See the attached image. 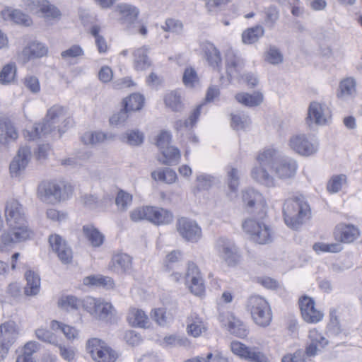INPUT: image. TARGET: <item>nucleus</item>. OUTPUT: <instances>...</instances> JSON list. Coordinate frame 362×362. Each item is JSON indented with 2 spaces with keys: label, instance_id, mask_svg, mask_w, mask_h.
<instances>
[{
  "label": "nucleus",
  "instance_id": "obj_1",
  "mask_svg": "<svg viewBox=\"0 0 362 362\" xmlns=\"http://www.w3.org/2000/svg\"><path fill=\"white\" fill-rule=\"evenodd\" d=\"M259 165L252 168V177L267 187L275 185V180L271 175L267 168L281 180H288L294 177L296 174L297 162L288 156H284L274 148H267L259 153L257 158Z\"/></svg>",
  "mask_w": 362,
  "mask_h": 362
},
{
  "label": "nucleus",
  "instance_id": "obj_2",
  "mask_svg": "<svg viewBox=\"0 0 362 362\" xmlns=\"http://www.w3.org/2000/svg\"><path fill=\"white\" fill-rule=\"evenodd\" d=\"M4 215L8 231L1 235V243H18L31 238L33 233L28 227L24 208L17 200L11 199L6 203Z\"/></svg>",
  "mask_w": 362,
  "mask_h": 362
},
{
  "label": "nucleus",
  "instance_id": "obj_3",
  "mask_svg": "<svg viewBox=\"0 0 362 362\" xmlns=\"http://www.w3.org/2000/svg\"><path fill=\"white\" fill-rule=\"evenodd\" d=\"M310 206L303 198L289 199L285 201L283 214L285 223L293 229L298 228L309 218Z\"/></svg>",
  "mask_w": 362,
  "mask_h": 362
},
{
  "label": "nucleus",
  "instance_id": "obj_4",
  "mask_svg": "<svg viewBox=\"0 0 362 362\" xmlns=\"http://www.w3.org/2000/svg\"><path fill=\"white\" fill-rule=\"evenodd\" d=\"M71 186L62 181H43L37 187V197L46 203L55 204L68 199Z\"/></svg>",
  "mask_w": 362,
  "mask_h": 362
},
{
  "label": "nucleus",
  "instance_id": "obj_5",
  "mask_svg": "<svg viewBox=\"0 0 362 362\" xmlns=\"http://www.w3.org/2000/svg\"><path fill=\"white\" fill-rule=\"evenodd\" d=\"M243 229L250 239L258 244L270 243L274 238L273 229L262 221L254 218H247L242 224Z\"/></svg>",
  "mask_w": 362,
  "mask_h": 362
},
{
  "label": "nucleus",
  "instance_id": "obj_6",
  "mask_svg": "<svg viewBox=\"0 0 362 362\" xmlns=\"http://www.w3.org/2000/svg\"><path fill=\"white\" fill-rule=\"evenodd\" d=\"M247 308L256 324L261 327H267L270 324L271 310L264 298L259 296H250L247 300Z\"/></svg>",
  "mask_w": 362,
  "mask_h": 362
},
{
  "label": "nucleus",
  "instance_id": "obj_7",
  "mask_svg": "<svg viewBox=\"0 0 362 362\" xmlns=\"http://www.w3.org/2000/svg\"><path fill=\"white\" fill-rule=\"evenodd\" d=\"M215 248L218 256L227 266L235 267L240 262V250L232 240L220 237L216 242Z\"/></svg>",
  "mask_w": 362,
  "mask_h": 362
},
{
  "label": "nucleus",
  "instance_id": "obj_8",
  "mask_svg": "<svg viewBox=\"0 0 362 362\" xmlns=\"http://www.w3.org/2000/svg\"><path fill=\"white\" fill-rule=\"evenodd\" d=\"M86 349L92 358L96 362H115L117 353L105 341L92 338L87 341Z\"/></svg>",
  "mask_w": 362,
  "mask_h": 362
},
{
  "label": "nucleus",
  "instance_id": "obj_9",
  "mask_svg": "<svg viewBox=\"0 0 362 362\" xmlns=\"http://www.w3.org/2000/svg\"><path fill=\"white\" fill-rule=\"evenodd\" d=\"M331 110L325 103L313 101L310 103L307 123L309 126L314 123L317 125H325L331 119Z\"/></svg>",
  "mask_w": 362,
  "mask_h": 362
},
{
  "label": "nucleus",
  "instance_id": "obj_10",
  "mask_svg": "<svg viewBox=\"0 0 362 362\" xmlns=\"http://www.w3.org/2000/svg\"><path fill=\"white\" fill-rule=\"evenodd\" d=\"M176 229L186 241L197 243L202 237V228L195 221L182 217L177 221Z\"/></svg>",
  "mask_w": 362,
  "mask_h": 362
},
{
  "label": "nucleus",
  "instance_id": "obj_11",
  "mask_svg": "<svg viewBox=\"0 0 362 362\" xmlns=\"http://www.w3.org/2000/svg\"><path fill=\"white\" fill-rule=\"evenodd\" d=\"M289 146L296 153L303 156H312L318 150L317 142L310 141L308 137L303 134L291 136L289 140Z\"/></svg>",
  "mask_w": 362,
  "mask_h": 362
},
{
  "label": "nucleus",
  "instance_id": "obj_12",
  "mask_svg": "<svg viewBox=\"0 0 362 362\" xmlns=\"http://www.w3.org/2000/svg\"><path fill=\"white\" fill-rule=\"evenodd\" d=\"M242 199L249 212H253L255 209H259V218L262 219L264 217L266 212L264 208L266 203L261 193L253 188H248L242 192Z\"/></svg>",
  "mask_w": 362,
  "mask_h": 362
},
{
  "label": "nucleus",
  "instance_id": "obj_13",
  "mask_svg": "<svg viewBox=\"0 0 362 362\" xmlns=\"http://www.w3.org/2000/svg\"><path fill=\"white\" fill-rule=\"evenodd\" d=\"M49 243L52 251L57 254L63 264H69L71 262L72 250L62 237L58 235H52L49 238Z\"/></svg>",
  "mask_w": 362,
  "mask_h": 362
},
{
  "label": "nucleus",
  "instance_id": "obj_14",
  "mask_svg": "<svg viewBox=\"0 0 362 362\" xmlns=\"http://www.w3.org/2000/svg\"><path fill=\"white\" fill-rule=\"evenodd\" d=\"M47 50V47L44 44L34 41L18 53L17 59L20 63L25 64L33 59L40 58L46 55Z\"/></svg>",
  "mask_w": 362,
  "mask_h": 362
},
{
  "label": "nucleus",
  "instance_id": "obj_15",
  "mask_svg": "<svg viewBox=\"0 0 362 362\" xmlns=\"http://www.w3.org/2000/svg\"><path fill=\"white\" fill-rule=\"evenodd\" d=\"M219 320L223 326L228 327L230 334L240 338L247 335L245 325L233 314L230 313L220 314Z\"/></svg>",
  "mask_w": 362,
  "mask_h": 362
},
{
  "label": "nucleus",
  "instance_id": "obj_16",
  "mask_svg": "<svg viewBox=\"0 0 362 362\" xmlns=\"http://www.w3.org/2000/svg\"><path fill=\"white\" fill-rule=\"evenodd\" d=\"M186 281L190 283V291L195 296H202L204 292V285L197 266L189 262L186 273Z\"/></svg>",
  "mask_w": 362,
  "mask_h": 362
},
{
  "label": "nucleus",
  "instance_id": "obj_17",
  "mask_svg": "<svg viewBox=\"0 0 362 362\" xmlns=\"http://www.w3.org/2000/svg\"><path fill=\"white\" fill-rule=\"evenodd\" d=\"M31 155L30 148L23 146L19 148L17 156L10 164L9 170L12 177L19 176L26 168Z\"/></svg>",
  "mask_w": 362,
  "mask_h": 362
},
{
  "label": "nucleus",
  "instance_id": "obj_18",
  "mask_svg": "<svg viewBox=\"0 0 362 362\" xmlns=\"http://www.w3.org/2000/svg\"><path fill=\"white\" fill-rule=\"evenodd\" d=\"M300 308L303 320L309 323L320 322L323 314L315 309L314 300L309 297L304 296L300 300Z\"/></svg>",
  "mask_w": 362,
  "mask_h": 362
},
{
  "label": "nucleus",
  "instance_id": "obj_19",
  "mask_svg": "<svg viewBox=\"0 0 362 362\" xmlns=\"http://www.w3.org/2000/svg\"><path fill=\"white\" fill-rule=\"evenodd\" d=\"M245 66V62L240 57L233 52H228L226 56V68L228 76L230 79L240 80L243 77L242 71Z\"/></svg>",
  "mask_w": 362,
  "mask_h": 362
},
{
  "label": "nucleus",
  "instance_id": "obj_20",
  "mask_svg": "<svg viewBox=\"0 0 362 362\" xmlns=\"http://www.w3.org/2000/svg\"><path fill=\"white\" fill-rule=\"evenodd\" d=\"M18 335V332L15 322L8 321L1 324V353H7L16 341Z\"/></svg>",
  "mask_w": 362,
  "mask_h": 362
},
{
  "label": "nucleus",
  "instance_id": "obj_21",
  "mask_svg": "<svg viewBox=\"0 0 362 362\" xmlns=\"http://www.w3.org/2000/svg\"><path fill=\"white\" fill-rule=\"evenodd\" d=\"M132 259L127 254H116L112 256L108 264L109 270L117 274H124L131 270Z\"/></svg>",
  "mask_w": 362,
  "mask_h": 362
},
{
  "label": "nucleus",
  "instance_id": "obj_22",
  "mask_svg": "<svg viewBox=\"0 0 362 362\" xmlns=\"http://www.w3.org/2000/svg\"><path fill=\"white\" fill-rule=\"evenodd\" d=\"M308 337L310 342L305 351L308 356H315L328 344V340L316 329L310 330Z\"/></svg>",
  "mask_w": 362,
  "mask_h": 362
},
{
  "label": "nucleus",
  "instance_id": "obj_23",
  "mask_svg": "<svg viewBox=\"0 0 362 362\" xmlns=\"http://www.w3.org/2000/svg\"><path fill=\"white\" fill-rule=\"evenodd\" d=\"M56 128V123L45 118L42 123L35 124L31 127L30 130H26L24 136L29 140H34L51 133Z\"/></svg>",
  "mask_w": 362,
  "mask_h": 362
},
{
  "label": "nucleus",
  "instance_id": "obj_24",
  "mask_svg": "<svg viewBox=\"0 0 362 362\" xmlns=\"http://www.w3.org/2000/svg\"><path fill=\"white\" fill-rule=\"evenodd\" d=\"M115 9L120 15L121 23L127 25L134 23L139 14V10L131 4H119Z\"/></svg>",
  "mask_w": 362,
  "mask_h": 362
},
{
  "label": "nucleus",
  "instance_id": "obj_25",
  "mask_svg": "<svg viewBox=\"0 0 362 362\" xmlns=\"http://www.w3.org/2000/svg\"><path fill=\"white\" fill-rule=\"evenodd\" d=\"M148 221L156 225H164L171 223L173 220V214L163 208L149 206L148 209Z\"/></svg>",
  "mask_w": 362,
  "mask_h": 362
},
{
  "label": "nucleus",
  "instance_id": "obj_26",
  "mask_svg": "<svg viewBox=\"0 0 362 362\" xmlns=\"http://www.w3.org/2000/svg\"><path fill=\"white\" fill-rule=\"evenodd\" d=\"M148 48L146 46L137 48L133 52L134 67L136 71H145L151 66V60L148 56Z\"/></svg>",
  "mask_w": 362,
  "mask_h": 362
},
{
  "label": "nucleus",
  "instance_id": "obj_27",
  "mask_svg": "<svg viewBox=\"0 0 362 362\" xmlns=\"http://www.w3.org/2000/svg\"><path fill=\"white\" fill-rule=\"evenodd\" d=\"M359 235L358 228L353 225H341L337 227L335 236L341 243H350Z\"/></svg>",
  "mask_w": 362,
  "mask_h": 362
},
{
  "label": "nucleus",
  "instance_id": "obj_28",
  "mask_svg": "<svg viewBox=\"0 0 362 362\" xmlns=\"http://www.w3.org/2000/svg\"><path fill=\"white\" fill-rule=\"evenodd\" d=\"M202 50L209 65L218 70L221 64V58L217 48L211 42H204L202 45Z\"/></svg>",
  "mask_w": 362,
  "mask_h": 362
},
{
  "label": "nucleus",
  "instance_id": "obj_29",
  "mask_svg": "<svg viewBox=\"0 0 362 362\" xmlns=\"http://www.w3.org/2000/svg\"><path fill=\"white\" fill-rule=\"evenodd\" d=\"M25 277L27 281L26 286L24 288L25 294L26 296L37 295L40 288V276L34 272L29 270L25 272Z\"/></svg>",
  "mask_w": 362,
  "mask_h": 362
},
{
  "label": "nucleus",
  "instance_id": "obj_30",
  "mask_svg": "<svg viewBox=\"0 0 362 362\" xmlns=\"http://www.w3.org/2000/svg\"><path fill=\"white\" fill-rule=\"evenodd\" d=\"M127 320L133 327L146 328L149 325L148 316L140 309L132 308L129 312Z\"/></svg>",
  "mask_w": 362,
  "mask_h": 362
},
{
  "label": "nucleus",
  "instance_id": "obj_31",
  "mask_svg": "<svg viewBox=\"0 0 362 362\" xmlns=\"http://www.w3.org/2000/svg\"><path fill=\"white\" fill-rule=\"evenodd\" d=\"M83 283L86 286H101L106 289L112 288L115 282L111 277L100 275H92L83 279Z\"/></svg>",
  "mask_w": 362,
  "mask_h": 362
},
{
  "label": "nucleus",
  "instance_id": "obj_32",
  "mask_svg": "<svg viewBox=\"0 0 362 362\" xmlns=\"http://www.w3.org/2000/svg\"><path fill=\"white\" fill-rule=\"evenodd\" d=\"M1 16L6 18L8 17L16 24L30 26L32 24V19L21 11L18 9L5 10L1 11Z\"/></svg>",
  "mask_w": 362,
  "mask_h": 362
},
{
  "label": "nucleus",
  "instance_id": "obj_33",
  "mask_svg": "<svg viewBox=\"0 0 362 362\" xmlns=\"http://www.w3.org/2000/svg\"><path fill=\"white\" fill-rule=\"evenodd\" d=\"M162 158L158 160L163 165H172L177 164L180 159V153L177 148L170 146L160 151Z\"/></svg>",
  "mask_w": 362,
  "mask_h": 362
},
{
  "label": "nucleus",
  "instance_id": "obj_34",
  "mask_svg": "<svg viewBox=\"0 0 362 362\" xmlns=\"http://www.w3.org/2000/svg\"><path fill=\"white\" fill-rule=\"evenodd\" d=\"M175 315V311L167 310L165 308H156L151 311V318L160 326L170 323Z\"/></svg>",
  "mask_w": 362,
  "mask_h": 362
},
{
  "label": "nucleus",
  "instance_id": "obj_35",
  "mask_svg": "<svg viewBox=\"0 0 362 362\" xmlns=\"http://www.w3.org/2000/svg\"><path fill=\"white\" fill-rule=\"evenodd\" d=\"M235 99L240 103L248 107L259 105L263 100V95L259 92H255L253 94L247 93H238Z\"/></svg>",
  "mask_w": 362,
  "mask_h": 362
},
{
  "label": "nucleus",
  "instance_id": "obj_36",
  "mask_svg": "<svg viewBox=\"0 0 362 362\" xmlns=\"http://www.w3.org/2000/svg\"><path fill=\"white\" fill-rule=\"evenodd\" d=\"M187 333L198 337L204 329L201 318L196 313H192L187 319Z\"/></svg>",
  "mask_w": 362,
  "mask_h": 362
},
{
  "label": "nucleus",
  "instance_id": "obj_37",
  "mask_svg": "<svg viewBox=\"0 0 362 362\" xmlns=\"http://www.w3.org/2000/svg\"><path fill=\"white\" fill-rule=\"evenodd\" d=\"M264 61L272 65H279L284 61V55L275 45H270L264 53Z\"/></svg>",
  "mask_w": 362,
  "mask_h": 362
},
{
  "label": "nucleus",
  "instance_id": "obj_38",
  "mask_svg": "<svg viewBox=\"0 0 362 362\" xmlns=\"http://www.w3.org/2000/svg\"><path fill=\"white\" fill-rule=\"evenodd\" d=\"M144 134L139 130H129L120 136V140L129 146H137L143 144Z\"/></svg>",
  "mask_w": 362,
  "mask_h": 362
},
{
  "label": "nucleus",
  "instance_id": "obj_39",
  "mask_svg": "<svg viewBox=\"0 0 362 362\" xmlns=\"http://www.w3.org/2000/svg\"><path fill=\"white\" fill-rule=\"evenodd\" d=\"M202 105H200L195 108L189 118L185 120H177L175 123V128L177 131H181L183 129H189L197 123V119L200 115V110Z\"/></svg>",
  "mask_w": 362,
  "mask_h": 362
},
{
  "label": "nucleus",
  "instance_id": "obj_40",
  "mask_svg": "<svg viewBox=\"0 0 362 362\" xmlns=\"http://www.w3.org/2000/svg\"><path fill=\"white\" fill-rule=\"evenodd\" d=\"M17 67L14 62H9L1 69V85L14 83L16 81Z\"/></svg>",
  "mask_w": 362,
  "mask_h": 362
},
{
  "label": "nucleus",
  "instance_id": "obj_41",
  "mask_svg": "<svg viewBox=\"0 0 362 362\" xmlns=\"http://www.w3.org/2000/svg\"><path fill=\"white\" fill-rule=\"evenodd\" d=\"M165 104L174 112H180L183 109V103L178 91H171L164 98Z\"/></svg>",
  "mask_w": 362,
  "mask_h": 362
},
{
  "label": "nucleus",
  "instance_id": "obj_42",
  "mask_svg": "<svg viewBox=\"0 0 362 362\" xmlns=\"http://www.w3.org/2000/svg\"><path fill=\"white\" fill-rule=\"evenodd\" d=\"M144 103V98L139 93H133L124 100V106L127 110L135 112L140 110Z\"/></svg>",
  "mask_w": 362,
  "mask_h": 362
},
{
  "label": "nucleus",
  "instance_id": "obj_43",
  "mask_svg": "<svg viewBox=\"0 0 362 362\" xmlns=\"http://www.w3.org/2000/svg\"><path fill=\"white\" fill-rule=\"evenodd\" d=\"M151 177L154 180L163 181L168 184L173 183L177 180L176 173L169 168H165L161 170L153 171Z\"/></svg>",
  "mask_w": 362,
  "mask_h": 362
},
{
  "label": "nucleus",
  "instance_id": "obj_44",
  "mask_svg": "<svg viewBox=\"0 0 362 362\" xmlns=\"http://www.w3.org/2000/svg\"><path fill=\"white\" fill-rule=\"evenodd\" d=\"M264 30L261 25L248 28L242 34L243 42L245 44H252L257 42L259 38L263 36Z\"/></svg>",
  "mask_w": 362,
  "mask_h": 362
},
{
  "label": "nucleus",
  "instance_id": "obj_45",
  "mask_svg": "<svg viewBox=\"0 0 362 362\" xmlns=\"http://www.w3.org/2000/svg\"><path fill=\"white\" fill-rule=\"evenodd\" d=\"M83 230L93 246L99 247L103 244L104 236L96 228L90 226H85Z\"/></svg>",
  "mask_w": 362,
  "mask_h": 362
},
{
  "label": "nucleus",
  "instance_id": "obj_46",
  "mask_svg": "<svg viewBox=\"0 0 362 362\" xmlns=\"http://www.w3.org/2000/svg\"><path fill=\"white\" fill-rule=\"evenodd\" d=\"M230 116V125L235 130L238 131L245 129L250 124V119L249 117L243 112L233 113Z\"/></svg>",
  "mask_w": 362,
  "mask_h": 362
},
{
  "label": "nucleus",
  "instance_id": "obj_47",
  "mask_svg": "<svg viewBox=\"0 0 362 362\" xmlns=\"http://www.w3.org/2000/svg\"><path fill=\"white\" fill-rule=\"evenodd\" d=\"M1 132H4V139L6 144L10 141H16L18 137L16 128L8 118L4 119L3 126L1 125Z\"/></svg>",
  "mask_w": 362,
  "mask_h": 362
},
{
  "label": "nucleus",
  "instance_id": "obj_48",
  "mask_svg": "<svg viewBox=\"0 0 362 362\" xmlns=\"http://www.w3.org/2000/svg\"><path fill=\"white\" fill-rule=\"evenodd\" d=\"M182 259V255L180 250H173L168 253L164 260V268L167 272L175 269Z\"/></svg>",
  "mask_w": 362,
  "mask_h": 362
},
{
  "label": "nucleus",
  "instance_id": "obj_49",
  "mask_svg": "<svg viewBox=\"0 0 362 362\" xmlns=\"http://www.w3.org/2000/svg\"><path fill=\"white\" fill-rule=\"evenodd\" d=\"M112 305L111 303L99 298L93 317L98 320H105L112 314Z\"/></svg>",
  "mask_w": 362,
  "mask_h": 362
},
{
  "label": "nucleus",
  "instance_id": "obj_50",
  "mask_svg": "<svg viewBox=\"0 0 362 362\" xmlns=\"http://www.w3.org/2000/svg\"><path fill=\"white\" fill-rule=\"evenodd\" d=\"M59 307L66 310H78L81 305V300L74 296H62L58 302Z\"/></svg>",
  "mask_w": 362,
  "mask_h": 362
},
{
  "label": "nucleus",
  "instance_id": "obj_51",
  "mask_svg": "<svg viewBox=\"0 0 362 362\" xmlns=\"http://www.w3.org/2000/svg\"><path fill=\"white\" fill-rule=\"evenodd\" d=\"M182 81L185 86L188 88H195L199 85V80L194 68L187 67L185 69Z\"/></svg>",
  "mask_w": 362,
  "mask_h": 362
},
{
  "label": "nucleus",
  "instance_id": "obj_52",
  "mask_svg": "<svg viewBox=\"0 0 362 362\" xmlns=\"http://www.w3.org/2000/svg\"><path fill=\"white\" fill-rule=\"evenodd\" d=\"M264 23L272 28L279 18V9L275 6H270L264 9Z\"/></svg>",
  "mask_w": 362,
  "mask_h": 362
},
{
  "label": "nucleus",
  "instance_id": "obj_53",
  "mask_svg": "<svg viewBox=\"0 0 362 362\" xmlns=\"http://www.w3.org/2000/svg\"><path fill=\"white\" fill-rule=\"evenodd\" d=\"M346 181V177L345 175H334L327 182V189L330 193H337L341 189Z\"/></svg>",
  "mask_w": 362,
  "mask_h": 362
},
{
  "label": "nucleus",
  "instance_id": "obj_54",
  "mask_svg": "<svg viewBox=\"0 0 362 362\" xmlns=\"http://www.w3.org/2000/svg\"><path fill=\"white\" fill-rule=\"evenodd\" d=\"M183 24L177 19L167 18L161 28L165 32H170L177 35L182 34L183 31Z\"/></svg>",
  "mask_w": 362,
  "mask_h": 362
},
{
  "label": "nucleus",
  "instance_id": "obj_55",
  "mask_svg": "<svg viewBox=\"0 0 362 362\" xmlns=\"http://www.w3.org/2000/svg\"><path fill=\"white\" fill-rule=\"evenodd\" d=\"M227 184L232 192L238 190L239 185V172L237 168L229 167L227 170Z\"/></svg>",
  "mask_w": 362,
  "mask_h": 362
},
{
  "label": "nucleus",
  "instance_id": "obj_56",
  "mask_svg": "<svg viewBox=\"0 0 362 362\" xmlns=\"http://www.w3.org/2000/svg\"><path fill=\"white\" fill-rule=\"evenodd\" d=\"M105 134L100 132H86L81 138L85 144H97L103 142L105 139Z\"/></svg>",
  "mask_w": 362,
  "mask_h": 362
},
{
  "label": "nucleus",
  "instance_id": "obj_57",
  "mask_svg": "<svg viewBox=\"0 0 362 362\" xmlns=\"http://www.w3.org/2000/svg\"><path fill=\"white\" fill-rule=\"evenodd\" d=\"M132 200V197L129 194L120 190L117 194L115 204L120 211H124L130 206Z\"/></svg>",
  "mask_w": 362,
  "mask_h": 362
},
{
  "label": "nucleus",
  "instance_id": "obj_58",
  "mask_svg": "<svg viewBox=\"0 0 362 362\" xmlns=\"http://www.w3.org/2000/svg\"><path fill=\"white\" fill-rule=\"evenodd\" d=\"M37 338L44 342L58 346V340L56 335L49 330L45 329H37L35 330Z\"/></svg>",
  "mask_w": 362,
  "mask_h": 362
},
{
  "label": "nucleus",
  "instance_id": "obj_59",
  "mask_svg": "<svg viewBox=\"0 0 362 362\" xmlns=\"http://www.w3.org/2000/svg\"><path fill=\"white\" fill-rule=\"evenodd\" d=\"M44 4L42 5L41 11L45 18H58L61 16L59 10L54 5L51 4L48 1L45 0Z\"/></svg>",
  "mask_w": 362,
  "mask_h": 362
},
{
  "label": "nucleus",
  "instance_id": "obj_60",
  "mask_svg": "<svg viewBox=\"0 0 362 362\" xmlns=\"http://www.w3.org/2000/svg\"><path fill=\"white\" fill-rule=\"evenodd\" d=\"M196 182V188L198 191L208 190L212 186L214 177L209 175L201 174L197 176Z\"/></svg>",
  "mask_w": 362,
  "mask_h": 362
},
{
  "label": "nucleus",
  "instance_id": "obj_61",
  "mask_svg": "<svg viewBox=\"0 0 362 362\" xmlns=\"http://www.w3.org/2000/svg\"><path fill=\"white\" fill-rule=\"evenodd\" d=\"M340 96L351 95L355 91V81L351 78H347L341 81L339 85Z\"/></svg>",
  "mask_w": 362,
  "mask_h": 362
},
{
  "label": "nucleus",
  "instance_id": "obj_62",
  "mask_svg": "<svg viewBox=\"0 0 362 362\" xmlns=\"http://www.w3.org/2000/svg\"><path fill=\"white\" fill-rule=\"evenodd\" d=\"M23 84L25 87L33 94H37L40 91V81L35 76H26L23 79Z\"/></svg>",
  "mask_w": 362,
  "mask_h": 362
},
{
  "label": "nucleus",
  "instance_id": "obj_63",
  "mask_svg": "<svg viewBox=\"0 0 362 362\" xmlns=\"http://www.w3.org/2000/svg\"><path fill=\"white\" fill-rule=\"evenodd\" d=\"M230 349L233 354L247 359L251 348L246 346L240 341H233L230 344Z\"/></svg>",
  "mask_w": 362,
  "mask_h": 362
},
{
  "label": "nucleus",
  "instance_id": "obj_64",
  "mask_svg": "<svg viewBox=\"0 0 362 362\" xmlns=\"http://www.w3.org/2000/svg\"><path fill=\"white\" fill-rule=\"evenodd\" d=\"M83 54L84 52L81 46L78 45H74L69 49L62 52L61 57L64 59H69L83 56Z\"/></svg>",
  "mask_w": 362,
  "mask_h": 362
}]
</instances>
